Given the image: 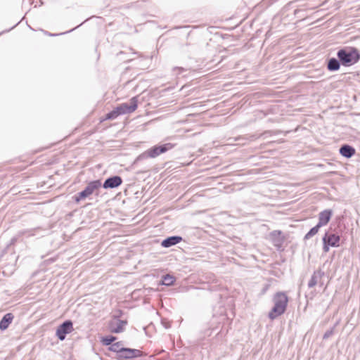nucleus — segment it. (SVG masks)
<instances>
[{
    "mask_svg": "<svg viewBox=\"0 0 360 360\" xmlns=\"http://www.w3.org/2000/svg\"><path fill=\"white\" fill-rule=\"evenodd\" d=\"M333 215V212L331 210H325L321 212L319 214V221L318 224L319 226H326L330 220V218Z\"/></svg>",
    "mask_w": 360,
    "mask_h": 360,
    "instance_id": "9b49d317",
    "label": "nucleus"
},
{
    "mask_svg": "<svg viewBox=\"0 0 360 360\" xmlns=\"http://www.w3.org/2000/svg\"><path fill=\"white\" fill-rule=\"evenodd\" d=\"M108 349H109L110 351L116 353V356L115 357H119L120 356V352H122V350L124 349V347H122V342H117L115 343H112L109 347Z\"/></svg>",
    "mask_w": 360,
    "mask_h": 360,
    "instance_id": "f3484780",
    "label": "nucleus"
},
{
    "mask_svg": "<svg viewBox=\"0 0 360 360\" xmlns=\"http://www.w3.org/2000/svg\"><path fill=\"white\" fill-rule=\"evenodd\" d=\"M117 338L113 335H107L103 337L101 339V343L105 346H110L112 342L116 340Z\"/></svg>",
    "mask_w": 360,
    "mask_h": 360,
    "instance_id": "aec40b11",
    "label": "nucleus"
},
{
    "mask_svg": "<svg viewBox=\"0 0 360 360\" xmlns=\"http://www.w3.org/2000/svg\"><path fill=\"white\" fill-rule=\"evenodd\" d=\"M64 34H65V32H63L60 33V35H63Z\"/></svg>",
    "mask_w": 360,
    "mask_h": 360,
    "instance_id": "f704fd0d",
    "label": "nucleus"
},
{
    "mask_svg": "<svg viewBox=\"0 0 360 360\" xmlns=\"http://www.w3.org/2000/svg\"><path fill=\"white\" fill-rule=\"evenodd\" d=\"M355 148L349 144H343L339 149L340 154L346 158H352L355 154Z\"/></svg>",
    "mask_w": 360,
    "mask_h": 360,
    "instance_id": "f8f14e48",
    "label": "nucleus"
},
{
    "mask_svg": "<svg viewBox=\"0 0 360 360\" xmlns=\"http://www.w3.org/2000/svg\"><path fill=\"white\" fill-rule=\"evenodd\" d=\"M342 65L340 60L336 58H330L327 62V69L330 72L338 71Z\"/></svg>",
    "mask_w": 360,
    "mask_h": 360,
    "instance_id": "2eb2a0df",
    "label": "nucleus"
},
{
    "mask_svg": "<svg viewBox=\"0 0 360 360\" xmlns=\"http://www.w3.org/2000/svg\"><path fill=\"white\" fill-rule=\"evenodd\" d=\"M122 315H123V311L122 310L119 309V310L116 311L113 314V315L112 316V319H120V318L122 316Z\"/></svg>",
    "mask_w": 360,
    "mask_h": 360,
    "instance_id": "5701e85b",
    "label": "nucleus"
},
{
    "mask_svg": "<svg viewBox=\"0 0 360 360\" xmlns=\"http://www.w3.org/2000/svg\"><path fill=\"white\" fill-rule=\"evenodd\" d=\"M162 324L165 328H169L171 327L170 323L165 320H162Z\"/></svg>",
    "mask_w": 360,
    "mask_h": 360,
    "instance_id": "a878e982",
    "label": "nucleus"
},
{
    "mask_svg": "<svg viewBox=\"0 0 360 360\" xmlns=\"http://www.w3.org/2000/svg\"><path fill=\"white\" fill-rule=\"evenodd\" d=\"M276 233L281 234V231H274L271 233V235H275Z\"/></svg>",
    "mask_w": 360,
    "mask_h": 360,
    "instance_id": "2f4dec72",
    "label": "nucleus"
},
{
    "mask_svg": "<svg viewBox=\"0 0 360 360\" xmlns=\"http://www.w3.org/2000/svg\"><path fill=\"white\" fill-rule=\"evenodd\" d=\"M138 107L137 96H134L129 100V103H122L116 106L120 115L129 114L134 112Z\"/></svg>",
    "mask_w": 360,
    "mask_h": 360,
    "instance_id": "39448f33",
    "label": "nucleus"
},
{
    "mask_svg": "<svg viewBox=\"0 0 360 360\" xmlns=\"http://www.w3.org/2000/svg\"><path fill=\"white\" fill-rule=\"evenodd\" d=\"M120 115L117 111V108L115 107L112 110L110 111L105 115V117L103 120H115Z\"/></svg>",
    "mask_w": 360,
    "mask_h": 360,
    "instance_id": "412c9836",
    "label": "nucleus"
},
{
    "mask_svg": "<svg viewBox=\"0 0 360 360\" xmlns=\"http://www.w3.org/2000/svg\"><path fill=\"white\" fill-rule=\"evenodd\" d=\"M17 240V238H13L11 240V243L10 245H13Z\"/></svg>",
    "mask_w": 360,
    "mask_h": 360,
    "instance_id": "c756f323",
    "label": "nucleus"
},
{
    "mask_svg": "<svg viewBox=\"0 0 360 360\" xmlns=\"http://www.w3.org/2000/svg\"><path fill=\"white\" fill-rule=\"evenodd\" d=\"M127 325V320H121L119 319H112L108 323V328L111 333H120L124 330L125 326Z\"/></svg>",
    "mask_w": 360,
    "mask_h": 360,
    "instance_id": "0eeeda50",
    "label": "nucleus"
},
{
    "mask_svg": "<svg viewBox=\"0 0 360 360\" xmlns=\"http://www.w3.org/2000/svg\"><path fill=\"white\" fill-rule=\"evenodd\" d=\"M64 34H65V32H63L60 33V35H63Z\"/></svg>",
    "mask_w": 360,
    "mask_h": 360,
    "instance_id": "c9c22d12",
    "label": "nucleus"
},
{
    "mask_svg": "<svg viewBox=\"0 0 360 360\" xmlns=\"http://www.w3.org/2000/svg\"><path fill=\"white\" fill-rule=\"evenodd\" d=\"M50 36H57L58 34H49Z\"/></svg>",
    "mask_w": 360,
    "mask_h": 360,
    "instance_id": "473e14b6",
    "label": "nucleus"
},
{
    "mask_svg": "<svg viewBox=\"0 0 360 360\" xmlns=\"http://www.w3.org/2000/svg\"><path fill=\"white\" fill-rule=\"evenodd\" d=\"M102 186L101 180H94L89 182L84 190L77 193L73 196L74 201L76 203H79L81 200H83L89 198L92 194L98 195V191Z\"/></svg>",
    "mask_w": 360,
    "mask_h": 360,
    "instance_id": "20e7f679",
    "label": "nucleus"
},
{
    "mask_svg": "<svg viewBox=\"0 0 360 360\" xmlns=\"http://www.w3.org/2000/svg\"><path fill=\"white\" fill-rule=\"evenodd\" d=\"M323 276L324 272L321 269L314 271L310 280L308 282V287L309 288L314 287Z\"/></svg>",
    "mask_w": 360,
    "mask_h": 360,
    "instance_id": "4468645a",
    "label": "nucleus"
},
{
    "mask_svg": "<svg viewBox=\"0 0 360 360\" xmlns=\"http://www.w3.org/2000/svg\"><path fill=\"white\" fill-rule=\"evenodd\" d=\"M141 356L142 352L139 349L124 347L122 352H120V356L115 358L117 360H127Z\"/></svg>",
    "mask_w": 360,
    "mask_h": 360,
    "instance_id": "6e6552de",
    "label": "nucleus"
},
{
    "mask_svg": "<svg viewBox=\"0 0 360 360\" xmlns=\"http://www.w3.org/2000/svg\"><path fill=\"white\" fill-rule=\"evenodd\" d=\"M25 233H27L28 236H34L33 230L26 231H23L22 233V234H25Z\"/></svg>",
    "mask_w": 360,
    "mask_h": 360,
    "instance_id": "c85d7f7f",
    "label": "nucleus"
},
{
    "mask_svg": "<svg viewBox=\"0 0 360 360\" xmlns=\"http://www.w3.org/2000/svg\"><path fill=\"white\" fill-rule=\"evenodd\" d=\"M122 182L123 181L120 176L114 175L107 178L101 186L105 189L116 188L119 187Z\"/></svg>",
    "mask_w": 360,
    "mask_h": 360,
    "instance_id": "1a4fd4ad",
    "label": "nucleus"
},
{
    "mask_svg": "<svg viewBox=\"0 0 360 360\" xmlns=\"http://www.w3.org/2000/svg\"><path fill=\"white\" fill-rule=\"evenodd\" d=\"M321 226H319L317 224L315 226L312 227L304 236V240H308L315 236Z\"/></svg>",
    "mask_w": 360,
    "mask_h": 360,
    "instance_id": "6ab92c4d",
    "label": "nucleus"
},
{
    "mask_svg": "<svg viewBox=\"0 0 360 360\" xmlns=\"http://www.w3.org/2000/svg\"><path fill=\"white\" fill-rule=\"evenodd\" d=\"M335 326H336V325H335L330 329L326 330L323 336V339L326 340V339L329 338L330 336H332L334 333V329H335Z\"/></svg>",
    "mask_w": 360,
    "mask_h": 360,
    "instance_id": "4be33fe9",
    "label": "nucleus"
},
{
    "mask_svg": "<svg viewBox=\"0 0 360 360\" xmlns=\"http://www.w3.org/2000/svg\"><path fill=\"white\" fill-rule=\"evenodd\" d=\"M64 34H65V32H63L60 33V35H63Z\"/></svg>",
    "mask_w": 360,
    "mask_h": 360,
    "instance_id": "72a5a7b5",
    "label": "nucleus"
},
{
    "mask_svg": "<svg viewBox=\"0 0 360 360\" xmlns=\"http://www.w3.org/2000/svg\"><path fill=\"white\" fill-rule=\"evenodd\" d=\"M73 330V323L71 320H66L60 324L56 329V335L60 341L65 339L66 335Z\"/></svg>",
    "mask_w": 360,
    "mask_h": 360,
    "instance_id": "423d86ee",
    "label": "nucleus"
},
{
    "mask_svg": "<svg viewBox=\"0 0 360 360\" xmlns=\"http://www.w3.org/2000/svg\"><path fill=\"white\" fill-rule=\"evenodd\" d=\"M176 278L169 274H166L162 276L161 283L162 285H166V286H170L174 284L175 282Z\"/></svg>",
    "mask_w": 360,
    "mask_h": 360,
    "instance_id": "a211bd4d",
    "label": "nucleus"
},
{
    "mask_svg": "<svg viewBox=\"0 0 360 360\" xmlns=\"http://www.w3.org/2000/svg\"><path fill=\"white\" fill-rule=\"evenodd\" d=\"M14 316L11 313L6 314L0 321V330H6L9 325L12 323Z\"/></svg>",
    "mask_w": 360,
    "mask_h": 360,
    "instance_id": "dca6fc26",
    "label": "nucleus"
},
{
    "mask_svg": "<svg viewBox=\"0 0 360 360\" xmlns=\"http://www.w3.org/2000/svg\"><path fill=\"white\" fill-rule=\"evenodd\" d=\"M337 57L340 60L342 66L349 67L359 61L360 53L355 47L345 46L338 51Z\"/></svg>",
    "mask_w": 360,
    "mask_h": 360,
    "instance_id": "f257e3e1",
    "label": "nucleus"
},
{
    "mask_svg": "<svg viewBox=\"0 0 360 360\" xmlns=\"http://www.w3.org/2000/svg\"><path fill=\"white\" fill-rule=\"evenodd\" d=\"M173 71H178L177 72V75H180L181 74L182 72H185L186 71V69L182 68V67H174L173 68Z\"/></svg>",
    "mask_w": 360,
    "mask_h": 360,
    "instance_id": "393cba45",
    "label": "nucleus"
},
{
    "mask_svg": "<svg viewBox=\"0 0 360 360\" xmlns=\"http://www.w3.org/2000/svg\"><path fill=\"white\" fill-rule=\"evenodd\" d=\"M86 21V20H84L83 22H82V23L79 25V26H80V25H82L84 22H85ZM79 27V25H78V26H77L76 27L73 28V29H71L70 31H68L67 32H72V31H73L74 30H75V29H76L77 27Z\"/></svg>",
    "mask_w": 360,
    "mask_h": 360,
    "instance_id": "7c9ffc66",
    "label": "nucleus"
},
{
    "mask_svg": "<svg viewBox=\"0 0 360 360\" xmlns=\"http://www.w3.org/2000/svg\"><path fill=\"white\" fill-rule=\"evenodd\" d=\"M322 241H323V250L324 252H328L329 251L330 247H331V245H330L328 243H327L325 240H322Z\"/></svg>",
    "mask_w": 360,
    "mask_h": 360,
    "instance_id": "b1692460",
    "label": "nucleus"
},
{
    "mask_svg": "<svg viewBox=\"0 0 360 360\" xmlns=\"http://www.w3.org/2000/svg\"><path fill=\"white\" fill-rule=\"evenodd\" d=\"M181 240H182L181 236H169L162 241L161 245L163 248H170L173 245L178 244Z\"/></svg>",
    "mask_w": 360,
    "mask_h": 360,
    "instance_id": "ddd939ff",
    "label": "nucleus"
},
{
    "mask_svg": "<svg viewBox=\"0 0 360 360\" xmlns=\"http://www.w3.org/2000/svg\"><path fill=\"white\" fill-rule=\"evenodd\" d=\"M273 302L274 307L268 315L271 320L285 313L288 303V297L284 292H278L274 295Z\"/></svg>",
    "mask_w": 360,
    "mask_h": 360,
    "instance_id": "f03ea898",
    "label": "nucleus"
},
{
    "mask_svg": "<svg viewBox=\"0 0 360 360\" xmlns=\"http://www.w3.org/2000/svg\"><path fill=\"white\" fill-rule=\"evenodd\" d=\"M272 131H266L264 133L262 134V136H264L265 138L268 137L269 136H271Z\"/></svg>",
    "mask_w": 360,
    "mask_h": 360,
    "instance_id": "cd10ccee",
    "label": "nucleus"
},
{
    "mask_svg": "<svg viewBox=\"0 0 360 360\" xmlns=\"http://www.w3.org/2000/svg\"><path fill=\"white\" fill-rule=\"evenodd\" d=\"M325 240L331 247L338 248L340 246V237L337 233H329L326 231L322 238Z\"/></svg>",
    "mask_w": 360,
    "mask_h": 360,
    "instance_id": "9d476101",
    "label": "nucleus"
},
{
    "mask_svg": "<svg viewBox=\"0 0 360 360\" xmlns=\"http://www.w3.org/2000/svg\"><path fill=\"white\" fill-rule=\"evenodd\" d=\"M19 22H18L17 24H15L14 26H13L12 27H11L10 29H8V30H5L2 32H0V36L4 33H6V32H10L11 30H13L14 27H15L18 25Z\"/></svg>",
    "mask_w": 360,
    "mask_h": 360,
    "instance_id": "bb28decb",
    "label": "nucleus"
},
{
    "mask_svg": "<svg viewBox=\"0 0 360 360\" xmlns=\"http://www.w3.org/2000/svg\"><path fill=\"white\" fill-rule=\"evenodd\" d=\"M174 146L175 145L172 143H166L161 145L154 146L148 149L147 150H146L145 152H143V153H141V155H139L136 158L135 162H139L148 158H155L158 155L172 149L174 147Z\"/></svg>",
    "mask_w": 360,
    "mask_h": 360,
    "instance_id": "7ed1b4c3",
    "label": "nucleus"
}]
</instances>
